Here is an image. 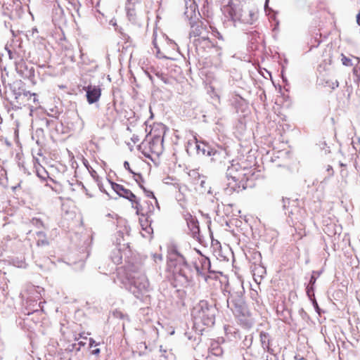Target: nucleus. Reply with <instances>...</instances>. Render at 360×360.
<instances>
[{
	"label": "nucleus",
	"instance_id": "obj_24",
	"mask_svg": "<svg viewBox=\"0 0 360 360\" xmlns=\"http://www.w3.org/2000/svg\"><path fill=\"white\" fill-rule=\"evenodd\" d=\"M195 269H196V270H197V271H198V273L202 274V272L200 271V269H199L198 266H195Z\"/></svg>",
	"mask_w": 360,
	"mask_h": 360
},
{
	"label": "nucleus",
	"instance_id": "obj_2",
	"mask_svg": "<svg viewBox=\"0 0 360 360\" xmlns=\"http://www.w3.org/2000/svg\"><path fill=\"white\" fill-rule=\"evenodd\" d=\"M153 43L158 57L167 59L174 58V53L177 49V44L175 42L162 33L154 32Z\"/></svg>",
	"mask_w": 360,
	"mask_h": 360
},
{
	"label": "nucleus",
	"instance_id": "obj_17",
	"mask_svg": "<svg viewBox=\"0 0 360 360\" xmlns=\"http://www.w3.org/2000/svg\"><path fill=\"white\" fill-rule=\"evenodd\" d=\"M94 345H96L95 342V340L92 338H90L89 339V347H92L94 346Z\"/></svg>",
	"mask_w": 360,
	"mask_h": 360
},
{
	"label": "nucleus",
	"instance_id": "obj_11",
	"mask_svg": "<svg viewBox=\"0 0 360 360\" xmlns=\"http://www.w3.org/2000/svg\"><path fill=\"white\" fill-rule=\"evenodd\" d=\"M160 360H174V356L172 352L165 351V352L160 355Z\"/></svg>",
	"mask_w": 360,
	"mask_h": 360
},
{
	"label": "nucleus",
	"instance_id": "obj_21",
	"mask_svg": "<svg viewBox=\"0 0 360 360\" xmlns=\"http://www.w3.org/2000/svg\"><path fill=\"white\" fill-rule=\"evenodd\" d=\"M148 196H151L153 198L155 199L153 193L152 192H150L148 194Z\"/></svg>",
	"mask_w": 360,
	"mask_h": 360
},
{
	"label": "nucleus",
	"instance_id": "obj_18",
	"mask_svg": "<svg viewBox=\"0 0 360 360\" xmlns=\"http://www.w3.org/2000/svg\"><path fill=\"white\" fill-rule=\"evenodd\" d=\"M356 23L360 25V11L356 15Z\"/></svg>",
	"mask_w": 360,
	"mask_h": 360
},
{
	"label": "nucleus",
	"instance_id": "obj_22",
	"mask_svg": "<svg viewBox=\"0 0 360 360\" xmlns=\"http://www.w3.org/2000/svg\"><path fill=\"white\" fill-rule=\"evenodd\" d=\"M148 285H149V284H148V282L147 281H146V283L143 285V288H148Z\"/></svg>",
	"mask_w": 360,
	"mask_h": 360
},
{
	"label": "nucleus",
	"instance_id": "obj_3",
	"mask_svg": "<svg viewBox=\"0 0 360 360\" xmlns=\"http://www.w3.org/2000/svg\"><path fill=\"white\" fill-rule=\"evenodd\" d=\"M164 150L163 137L154 136L147 143H144L141 150L143 155L151 160L158 158Z\"/></svg>",
	"mask_w": 360,
	"mask_h": 360
},
{
	"label": "nucleus",
	"instance_id": "obj_19",
	"mask_svg": "<svg viewBox=\"0 0 360 360\" xmlns=\"http://www.w3.org/2000/svg\"><path fill=\"white\" fill-rule=\"evenodd\" d=\"M124 167H125L127 169H128V170L131 171L130 167H129V163L128 162H124Z\"/></svg>",
	"mask_w": 360,
	"mask_h": 360
},
{
	"label": "nucleus",
	"instance_id": "obj_20",
	"mask_svg": "<svg viewBox=\"0 0 360 360\" xmlns=\"http://www.w3.org/2000/svg\"><path fill=\"white\" fill-rule=\"evenodd\" d=\"M316 282V278L314 277V276H311V279H310V283L314 285Z\"/></svg>",
	"mask_w": 360,
	"mask_h": 360
},
{
	"label": "nucleus",
	"instance_id": "obj_7",
	"mask_svg": "<svg viewBox=\"0 0 360 360\" xmlns=\"http://www.w3.org/2000/svg\"><path fill=\"white\" fill-rule=\"evenodd\" d=\"M86 98L89 103L92 104L98 101L101 95V90L96 86H88L86 89Z\"/></svg>",
	"mask_w": 360,
	"mask_h": 360
},
{
	"label": "nucleus",
	"instance_id": "obj_12",
	"mask_svg": "<svg viewBox=\"0 0 360 360\" xmlns=\"http://www.w3.org/2000/svg\"><path fill=\"white\" fill-rule=\"evenodd\" d=\"M188 225L191 227V229L194 232L196 233L199 231V226L198 223L196 220H194L193 219H191L190 222H188Z\"/></svg>",
	"mask_w": 360,
	"mask_h": 360
},
{
	"label": "nucleus",
	"instance_id": "obj_15",
	"mask_svg": "<svg viewBox=\"0 0 360 360\" xmlns=\"http://www.w3.org/2000/svg\"><path fill=\"white\" fill-rule=\"evenodd\" d=\"M201 263L202 264V266L205 268H210V262L207 257H204L201 259Z\"/></svg>",
	"mask_w": 360,
	"mask_h": 360
},
{
	"label": "nucleus",
	"instance_id": "obj_8",
	"mask_svg": "<svg viewBox=\"0 0 360 360\" xmlns=\"http://www.w3.org/2000/svg\"><path fill=\"white\" fill-rule=\"evenodd\" d=\"M133 0H128L129 3L127 5V17L129 21H131L134 24L140 25L141 21V15L139 14L135 8L131 7V4H134V2H132Z\"/></svg>",
	"mask_w": 360,
	"mask_h": 360
},
{
	"label": "nucleus",
	"instance_id": "obj_16",
	"mask_svg": "<svg viewBox=\"0 0 360 360\" xmlns=\"http://www.w3.org/2000/svg\"><path fill=\"white\" fill-rule=\"evenodd\" d=\"M100 352H101L100 349L97 348V349H93L91 353L93 355L98 356L100 354Z\"/></svg>",
	"mask_w": 360,
	"mask_h": 360
},
{
	"label": "nucleus",
	"instance_id": "obj_13",
	"mask_svg": "<svg viewBox=\"0 0 360 360\" xmlns=\"http://www.w3.org/2000/svg\"><path fill=\"white\" fill-rule=\"evenodd\" d=\"M341 61L342 64L345 66H352V60L345 56L343 53L341 54Z\"/></svg>",
	"mask_w": 360,
	"mask_h": 360
},
{
	"label": "nucleus",
	"instance_id": "obj_9",
	"mask_svg": "<svg viewBox=\"0 0 360 360\" xmlns=\"http://www.w3.org/2000/svg\"><path fill=\"white\" fill-rule=\"evenodd\" d=\"M260 341L264 349H269L270 346L269 335L267 333L262 331L259 334Z\"/></svg>",
	"mask_w": 360,
	"mask_h": 360
},
{
	"label": "nucleus",
	"instance_id": "obj_23",
	"mask_svg": "<svg viewBox=\"0 0 360 360\" xmlns=\"http://www.w3.org/2000/svg\"><path fill=\"white\" fill-rule=\"evenodd\" d=\"M5 0H0V4L2 6V7L4 6Z\"/></svg>",
	"mask_w": 360,
	"mask_h": 360
},
{
	"label": "nucleus",
	"instance_id": "obj_5",
	"mask_svg": "<svg viewBox=\"0 0 360 360\" xmlns=\"http://www.w3.org/2000/svg\"><path fill=\"white\" fill-rule=\"evenodd\" d=\"M111 187L115 192H116L120 196L123 197L130 202H132L134 207L137 205V203H140L137 200L136 196L129 189L124 188L122 185L110 182Z\"/></svg>",
	"mask_w": 360,
	"mask_h": 360
},
{
	"label": "nucleus",
	"instance_id": "obj_4",
	"mask_svg": "<svg viewBox=\"0 0 360 360\" xmlns=\"http://www.w3.org/2000/svg\"><path fill=\"white\" fill-rule=\"evenodd\" d=\"M198 316L205 326L211 327L214 325V311L212 307H209L207 304H205V307H201V309L198 311Z\"/></svg>",
	"mask_w": 360,
	"mask_h": 360
},
{
	"label": "nucleus",
	"instance_id": "obj_26",
	"mask_svg": "<svg viewBox=\"0 0 360 360\" xmlns=\"http://www.w3.org/2000/svg\"><path fill=\"white\" fill-rule=\"evenodd\" d=\"M340 165L341 167L345 166L343 163H340Z\"/></svg>",
	"mask_w": 360,
	"mask_h": 360
},
{
	"label": "nucleus",
	"instance_id": "obj_25",
	"mask_svg": "<svg viewBox=\"0 0 360 360\" xmlns=\"http://www.w3.org/2000/svg\"><path fill=\"white\" fill-rule=\"evenodd\" d=\"M79 344L80 345H84V343H83L82 342H80Z\"/></svg>",
	"mask_w": 360,
	"mask_h": 360
},
{
	"label": "nucleus",
	"instance_id": "obj_6",
	"mask_svg": "<svg viewBox=\"0 0 360 360\" xmlns=\"http://www.w3.org/2000/svg\"><path fill=\"white\" fill-rule=\"evenodd\" d=\"M134 208L136 210V214L140 216L139 222L142 229L147 231L150 226V223L148 219V212L144 210L141 203H137ZM150 212L151 210L149 209L148 212Z\"/></svg>",
	"mask_w": 360,
	"mask_h": 360
},
{
	"label": "nucleus",
	"instance_id": "obj_10",
	"mask_svg": "<svg viewBox=\"0 0 360 360\" xmlns=\"http://www.w3.org/2000/svg\"><path fill=\"white\" fill-rule=\"evenodd\" d=\"M142 136V134L141 135L139 134H133L131 137V141L134 145L137 146L139 150L142 149L144 144L141 142Z\"/></svg>",
	"mask_w": 360,
	"mask_h": 360
},
{
	"label": "nucleus",
	"instance_id": "obj_1",
	"mask_svg": "<svg viewBox=\"0 0 360 360\" xmlns=\"http://www.w3.org/2000/svg\"><path fill=\"white\" fill-rule=\"evenodd\" d=\"M257 169L250 165L246 160L233 161L226 172L229 186L237 192L244 190L248 186L249 181L257 178Z\"/></svg>",
	"mask_w": 360,
	"mask_h": 360
},
{
	"label": "nucleus",
	"instance_id": "obj_14",
	"mask_svg": "<svg viewBox=\"0 0 360 360\" xmlns=\"http://www.w3.org/2000/svg\"><path fill=\"white\" fill-rule=\"evenodd\" d=\"M354 74L356 76L358 83L360 84V63H358L353 70Z\"/></svg>",
	"mask_w": 360,
	"mask_h": 360
}]
</instances>
